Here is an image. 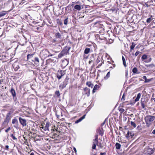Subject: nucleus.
Instances as JSON below:
<instances>
[{"label": "nucleus", "mask_w": 155, "mask_h": 155, "mask_svg": "<svg viewBox=\"0 0 155 155\" xmlns=\"http://www.w3.org/2000/svg\"><path fill=\"white\" fill-rule=\"evenodd\" d=\"M53 54H51L48 50L45 49L42 50L40 54V57L41 59H45L47 57L52 56Z\"/></svg>", "instance_id": "1"}, {"label": "nucleus", "mask_w": 155, "mask_h": 155, "mask_svg": "<svg viewBox=\"0 0 155 155\" xmlns=\"http://www.w3.org/2000/svg\"><path fill=\"white\" fill-rule=\"evenodd\" d=\"M95 138L94 139L93 141V145L92 149H95L96 145L99 147L101 148L103 147L104 146L103 145L101 142L98 144V135H96L95 136Z\"/></svg>", "instance_id": "2"}, {"label": "nucleus", "mask_w": 155, "mask_h": 155, "mask_svg": "<svg viewBox=\"0 0 155 155\" xmlns=\"http://www.w3.org/2000/svg\"><path fill=\"white\" fill-rule=\"evenodd\" d=\"M155 119V117L153 116L149 115H147L144 118L145 122L147 127H149L152 122Z\"/></svg>", "instance_id": "3"}, {"label": "nucleus", "mask_w": 155, "mask_h": 155, "mask_svg": "<svg viewBox=\"0 0 155 155\" xmlns=\"http://www.w3.org/2000/svg\"><path fill=\"white\" fill-rule=\"evenodd\" d=\"M71 48V47L70 46H66L65 47L61 53L58 55V58H60L64 55H66L68 54Z\"/></svg>", "instance_id": "4"}, {"label": "nucleus", "mask_w": 155, "mask_h": 155, "mask_svg": "<svg viewBox=\"0 0 155 155\" xmlns=\"http://www.w3.org/2000/svg\"><path fill=\"white\" fill-rule=\"evenodd\" d=\"M141 59L143 61L146 63H148L150 62L152 59L150 56L144 54L142 55L141 57Z\"/></svg>", "instance_id": "5"}, {"label": "nucleus", "mask_w": 155, "mask_h": 155, "mask_svg": "<svg viewBox=\"0 0 155 155\" xmlns=\"http://www.w3.org/2000/svg\"><path fill=\"white\" fill-rule=\"evenodd\" d=\"M69 79V78L68 77H67L63 82L62 84H61L60 85L59 88L61 89L65 88L68 83Z\"/></svg>", "instance_id": "6"}, {"label": "nucleus", "mask_w": 155, "mask_h": 155, "mask_svg": "<svg viewBox=\"0 0 155 155\" xmlns=\"http://www.w3.org/2000/svg\"><path fill=\"white\" fill-rule=\"evenodd\" d=\"M147 102L146 101V98L145 97L142 98L141 99L140 104L143 109L146 110V107L147 106Z\"/></svg>", "instance_id": "7"}, {"label": "nucleus", "mask_w": 155, "mask_h": 155, "mask_svg": "<svg viewBox=\"0 0 155 155\" xmlns=\"http://www.w3.org/2000/svg\"><path fill=\"white\" fill-rule=\"evenodd\" d=\"M65 74L64 71L61 70H59L58 71L57 74V77L58 80H60L61 78L62 77L64 76Z\"/></svg>", "instance_id": "8"}, {"label": "nucleus", "mask_w": 155, "mask_h": 155, "mask_svg": "<svg viewBox=\"0 0 155 155\" xmlns=\"http://www.w3.org/2000/svg\"><path fill=\"white\" fill-rule=\"evenodd\" d=\"M19 122L23 126H25L26 125V120L25 119H24L21 117L19 118Z\"/></svg>", "instance_id": "9"}, {"label": "nucleus", "mask_w": 155, "mask_h": 155, "mask_svg": "<svg viewBox=\"0 0 155 155\" xmlns=\"http://www.w3.org/2000/svg\"><path fill=\"white\" fill-rule=\"evenodd\" d=\"M84 93L87 96L89 97L90 94V89L87 87H85L84 89Z\"/></svg>", "instance_id": "10"}, {"label": "nucleus", "mask_w": 155, "mask_h": 155, "mask_svg": "<svg viewBox=\"0 0 155 155\" xmlns=\"http://www.w3.org/2000/svg\"><path fill=\"white\" fill-rule=\"evenodd\" d=\"M69 59H65L63 60L62 61V66L63 67H65L69 63Z\"/></svg>", "instance_id": "11"}, {"label": "nucleus", "mask_w": 155, "mask_h": 155, "mask_svg": "<svg viewBox=\"0 0 155 155\" xmlns=\"http://www.w3.org/2000/svg\"><path fill=\"white\" fill-rule=\"evenodd\" d=\"M49 126V124L48 123H46V124H45L44 125H42V127H41V128H42L44 130H48V127Z\"/></svg>", "instance_id": "12"}, {"label": "nucleus", "mask_w": 155, "mask_h": 155, "mask_svg": "<svg viewBox=\"0 0 155 155\" xmlns=\"http://www.w3.org/2000/svg\"><path fill=\"white\" fill-rule=\"evenodd\" d=\"M134 135V134L133 132L128 131L126 135V137L128 139H130L133 137Z\"/></svg>", "instance_id": "13"}, {"label": "nucleus", "mask_w": 155, "mask_h": 155, "mask_svg": "<svg viewBox=\"0 0 155 155\" xmlns=\"http://www.w3.org/2000/svg\"><path fill=\"white\" fill-rule=\"evenodd\" d=\"M34 55V54H28L27 56V60L29 61V60L32 58Z\"/></svg>", "instance_id": "14"}, {"label": "nucleus", "mask_w": 155, "mask_h": 155, "mask_svg": "<svg viewBox=\"0 0 155 155\" xmlns=\"http://www.w3.org/2000/svg\"><path fill=\"white\" fill-rule=\"evenodd\" d=\"M32 61L34 62L35 63V64H38L39 63V58L37 57H35V58L34 60H32Z\"/></svg>", "instance_id": "15"}, {"label": "nucleus", "mask_w": 155, "mask_h": 155, "mask_svg": "<svg viewBox=\"0 0 155 155\" xmlns=\"http://www.w3.org/2000/svg\"><path fill=\"white\" fill-rule=\"evenodd\" d=\"M132 71L133 73L134 74H139L140 73V72L138 71L136 67L134 68Z\"/></svg>", "instance_id": "16"}, {"label": "nucleus", "mask_w": 155, "mask_h": 155, "mask_svg": "<svg viewBox=\"0 0 155 155\" xmlns=\"http://www.w3.org/2000/svg\"><path fill=\"white\" fill-rule=\"evenodd\" d=\"M10 92L11 93L13 97H15L16 96V93L15 91L14 90L13 88H12L10 90Z\"/></svg>", "instance_id": "17"}, {"label": "nucleus", "mask_w": 155, "mask_h": 155, "mask_svg": "<svg viewBox=\"0 0 155 155\" xmlns=\"http://www.w3.org/2000/svg\"><path fill=\"white\" fill-rule=\"evenodd\" d=\"M147 153L148 154H151L153 153V150L151 148H148L147 150Z\"/></svg>", "instance_id": "18"}, {"label": "nucleus", "mask_w": 155, "mask_h": 155, "mask_svg": "<svg viewBox=\"0 0 155 155\" xmlns=\"http://www.w3.org/2000/svg\"><path fill=\"white\" fill-rule=\"evenodd\" d=\"M86 84L89 87H91V88H93L94 86V84L91 83L90 81H87L86 82Z\"/></svg>", "instance_id": "19"}, {"label": "nucleus", "mask_w": 155, "mask_h": 155, "mask_svg": "<svg viewBox=\"0 0 155 155\" xmlns=\"http://www.w3.org/2000/svg\"><path fill=\"white\" fill-rule=\"evenodd\" d=\"M55 35L57 38L58 39H60L61 38V34L59 32L55 33Z\"/></svg>", "instance_id": "20"}, {"label": "nucleus", "mask_w": 155, "mask_h": 155, "mask_svg": "<svg viewBox=\"0 0 155 155\" xmlns=\"http://www.w3.org/2000/svg\"><path fill=\"white\" fill-rule=\"evenodd\" d=\"M99 88V86L98 85L96 84L95 85L93 90V93H95L96 92V90H97Z\"/></svg>", "instance_id": "21"}, {"label": "nucleus", "mask_w": 155, "mask_h": 155, "mask_svg": "<svg viewBox=\"0 0 155 155\" xmlns=\"http://www.w3.org/2000/svg\"><path fill=\"white\" fill-rule=\"evenodd\" d=\"M97 133L99 134L101 136L103 135V132L102 129L99 128L97 130Z\"/></svg>", "instance_id": "22"}, {"label": "nucleus", "mask_w": 155, "mask_h": 155, "mask_svg": "<svg viewBox=\"0 0 155 155\" xmlns=\"http://www.w3.org/2000/svg\"><path fill=\"white\" fill-rule=\"evenodd\" d=\"M141 95V94L140 93H139L137 94V97L134 100L135 102H137L139 100L140 98Z\"/></svg>", "instance_id": "23"}, {"label": "nucleus", "mask_w": 155, "mask_h": 155, "mask_svg": "<svg viewBox=\"0 0 155 155\" xmlns=\"http://www.w3.org/2000/svg\"><path fill=\"white\" fill-rule=\"evenodd\" d=\"M74 8L78 11H80L81 9V6L79 5H76L74 7Z\"/></svg>", "instance_id": "24"}, {"label": "nucleus", "mask_w": 155, "mask_h": 155, "mask_svg": "<svg viewBox=\"0 0 155 155\" xmlns=\"http://www.w3.org/2000/svg\"><path fill=\"white\" fill-rule=\"evenodd\" d=\"M116 148V149L119 150L121 147V145L118 143H116L115 144Z\"/></svg>", "instance_id": "25"}, {"label": "nucleus", "mask_w": 155, "mask_h": 155, "mask_svg": "<svg viewBox=\"0 0 155 155\" xmlns=\"http://www.w3.org/2000/svg\"><path fill=\"white\" fill-rule=\"evenodd\" d=\"M12 66L15 71H18L19 68L18 66L16 65L15 64H14Z\"/></svg>", "instance_id": "26"}, {"label": "nucleus", "mask_w": 155, "mask_h": 155, "mask_svg": "<svg viewBox=\"0 0 155 155\" xmlns=\"http://www.w3.org/2000/svg\"><path fill=\"white\" fill-rule=\"evenodd\" d=\"M90 49L89 48H86L84 51V53L85 54H87L90 51Z\"/></svg>", "instance_id": "27"}, {"label": "nucleus", "mask_w": 155, "mask_h": 155, "mask_svg": "<svg viewBox=\"0 0 155 155\" xmlns=\"http://www.w3.org/2000/svg\"><path fill=\"white\" fill-rule=\"evenodd\" d=\"M12 123L13 124H17L18 123V121L17 119L14 118L12 121Z\"/></svg>", "instance_id": "28"}, {"label": "nucleus", "mask_w": 155, "mask_h": 155, "mask_svg": "<svg viewBox=\"0 0 155 155\" xmlns=\"http://www.w3.org/2000/svg\"><path fill=\"white\" fill-rule=\"evenodd\" d=\"M147 66L148 68H149L155 67V65L153 64L148 65H147Z\"/></svg>", "instance_id": "29"}, {"label": "nucleus", "mask_w": 155, "mask_h": 155, "mask_svg": "<svg viewBox=\"0 0 155 155\" xmlns=\"http://www.w3.org/2000/svg\"><path fill=\"white\" fill-rule=\"evenodd\" d=\"M7 13V12L5 11H2L1 12V17L4 16Z\"/></svg>", "instance_id": "30"}, {"label": "nucleus", "mask_w": 155, "mask_h": 155, "mask_svg": "<svg viewBox=\"0 0 155 155\" xmlns=\"http://www.w3.org/2000/svg\"><path fill=\"white\" fill-rule=\"evenodd\" d=\"M110 72L107 73L106 76L104 77V79H107L110 76Z\"/></svg>", "instance_id": "31"}, {"label": "nucleus", "mask_w": 155, "mask_h": 155, "mask_svg": "<svg viewBox=\"0 0 155 155\" xmlns=\"http://www.w3.org/2000/svg\"><path fill=\"white\" fill-rule=\"evenodd\" d=\"M135 46V44H134V42H133L132 45L130 47V51H131L132 50H133Z\"/></svg>", "instance_id": "32"}, {"label": "nucleus", "mask_w": 155, "mask_h": 155, "mask_svg": "<svg viewBox=\"0 0 155 155\" xmlns=\"http://www.w3.org/2000/svg\"><path fill=\"white\" fill-rule=\"evenodd\" d=\"M130 124L131 125L133 126L134 128H135L136 127V124L134 122L131 121Z\"/></svg>", "instance_id": "33"}, {"label": "nucleus", "mask_w": 155, "mask_h": 155, "mask_svg": "<svg viewBox=\"0 0 155 155\" xmlns=\"http://www.w3.org/2000/svg\"><path fill=\"white\" fill-rule=\"evenodd\" d=\"M2 44H3V46L2 45V48L5 50V51H6L7 46L6 44H5V46L3 43H2Z\"/></svg>", "instance_id": "34"}, {"label": "nucleus", "mask_w": 155, "mask_h": 155, "mask_svg": "<svg viewBox=\"0 0 155 155\" xmlns=\"http://www.w3.org/2000/svg\"><path fill=\"white\" fill-rule=\"evenodd\" d=\"M152 20V18H149L147 19V20L146 22L147 23H149Z\"/></svg>", "instance_id": "35"}, {"label": "nucleus", "mask_w": 155, "mask_h": 155, "mask_svg": "<svg viewBox=\"0 0 155 155\" xmlns=\"http://www.w3.org/2000/svg\"><path fill=\"white\" fill-rule=\"evenodd\" d=\"M68 18L67 17L64 20V25H67L68 23Z\"/></svg>", "instance_id": "36"}, {"label": "nucleus", "mask_w": 155, "mask_h": 155, "mask_svg": "<svg viewBox=\"0 0 155 155\" xmlns=\"http://www.w3.org/2000/svg\"><path fill=\"white\" fill-rule=\"evenodd\" d=\"M11 136L12 137L13 139L14 140H17V138L15 137L13 134H11Z\"/></svg>", "instance_id": "37"}, {"label": "nucleus", "mask_w": 155, "mask_h": 155, "mask_svg": "<svg viewBox=\"0 0 155 155\" xmlns=\"http://www.w3.org/2000/svg\"><path fill=\"white\" fill-rule=\"evenodd\" d=\"M55 94H56L58 97L60 96V94L59 91H56L55 92Z\"/></svg>", "instance_id": "38"}, {"label": "nucleus", "mask_w": 155, "mask_h": 155, "mask_svg": "<svg viewBox=\"0 0 155 155\" xmlns=\"http://www.w3.org/2000/svg\"><path fill=\"white\" fill-rule=\"evenodd\" d=\"M86 114L84 115L82 117L80 118L81 120L82 121L83 119H84L85 117Z\"/></svg>", "instance_id": "39"}, {"label": "nucleus", "mask_w": 155, "mask_h": 155, "mask_svg": "<svg viewBox=\"0 0 155 155\" xmlns=\"http://www.w3.org/2000/svg\"><path fill=\"white\" fill-rule=\"evenodd\" d=\"M81 121V120L79 118L78 120H76L75 121V124H77V123H78L79 122H80V121Z\"/></svg>", "instance_id": "40"}, {"label": "nucleus", "mask_w": 155, "mask_h": 155, "mask_svg": "<svg viewBox=\"0 0 155 155\" xmlns=\"http://www.w3.org/2000/svg\"><path fill=\"white\" fill-rule=\"evenodd\" d=\"M123 100V101H124L125 100V94H124V93L123 94V96H122V98H121V100Z\"/></svg>", "instance_id": "41"}, {"label": "nucleus", "mask_w": 155, "mask_h": 155, "mask_svg": "<svg viewBox=\"0 0 155 155\" xmlns=\"http://www.w3.org/2000/svg\"><path fill=\"white\" fill-rule=\"evenodd\" d=\"M150 81V80L149 79H147H147L146 80H145L144 82L145 83H148Z\"/></svg>", "instance_id": "42"}, {"label": "nucleus", "mask_w": 155, "mask_h": 155, "mask_svg": "<svg viewBox=\"0 0 155 155\" xmlns=\"http://www.w3.org/2000/svg\"><path fill=\"white\" fill-rule=\"evenodd\" d=\"M123 64L124 66V67H126V61L125 60L123 61Z\"/></svg>", "instance_id": "43"}, {"label": "nucleus", "mask_w": 155, "mask_h": 155, "mask_svg": "<svg viewBox=\"0 0 155 155\" xmlns=\"http://www.w3.org/2000/svg\"><path fill=\"white\" fill-rule=\"evenodd\" d=\"M119 110L122 113L124 111V110L123 108H121Z\"/></svg>", "instance_id": "44"}, {"label": "nucleus", "mask_w": 155, "mask_h": 155, "mask_svg": "<svg viewBox=\"0 0 155 155\" xmlns=\"http://www.w3.org/2000/svg\"><path fill=\"white\" fill-rule=\"evenodd\" d=\"M10 127H8L7 129L6 130H5V131L7 133L8 132L9 130H10Z\"/></svg>", "instance_id": "45"}, {"label": "nucleus", "mask_w": 155, "mask_h": 155, "mask_svg": "<svg viewBox=\"0 0 155 155\" xmlns=\"http://www.w3.org/2000/svg\"><path fill=\"white\" fill-rule=\"evenodd\" d=\"M139 51H137L136 52V53H135V55L136 56H137V55H138V54H139Z\"/></svg>", "instance_id": "46"}, {"label": "nucleus", "mask_w": 155, "mask_h": 155, "mask_svg": "<svg viewBox=\"0 0 155 155\" xmlns=\"http://www.w3.org/2000/svg\"><path fill=\"white\" fill-rule=\"evenodd\" d=\"M106 153L105 152L104 153H100V155H106Z\"/></svg>", "instance_id": "47"}, {"label": "nucleus", "mask_w": 155, "mask_h": 155, "mask_svg": "<svg viewBox=\"0 0 155 155\" xmlns=\"http://www.w3.org/2000/svg\"><path fill=\"white\" fill-rule=\"evenodd\" d=\"M9 146L8 145H6L5 147V149L6 150H8V149Z\"/></svg>", "instance_id": "48"}, {"label": "nucleus", "mask_w": 155, "mask_h": 155, "mask_svg": "<svg viewBox=\"0 0 155 155\" xmlns=\"http://www.w3.org/2000/svg\"><path fill=\"white\" fill-rule=\"evenodd\" d=\"M143 79L145 80H146L147 78L146 76H143Z\"/></svg>", "instance_id": "49"}, {"label": "nucleus", "mask_w": 155, "mask_h": 155, "mask_svg": "<svg viewBox=\"0 0 155 155\" xmlns=\"http://www.w3.org/2000/svg\"><path fill=\"white\" fill-rule=\"evenodd\" d=\"M122 59L123 61H124L125 60V58L123 56L122 57Z\"/></svg>", "instance_id": "50"}, {"label": "nucleus", "mask_w": 155, "mask_h": 155, "mask_svg": "<svg viewBox=\"0 0 155 155\" xmlns=\"http://www.w3.org/2000/svg\"><path fill=\"white\" fill-rule=\"evenodd\" d=\"M73 150H74V151H75V152H76L77 150H76V149L75 147H74Z\"/></svg>", "instance_id": "51"}, {"label": "nucleus", "mask_w": 155, "mask_h": 155, "mask_svg": "<svg viewBox=\"0 0 155 155\" xmlns=\"http://www.w3.org/2000/svg\"><path fill=\"white\" fill-rule=\"evenodd\" d=\"M152 133L153 134H155V129L153 130L152 132Z\"/></svg>", "instance_id": "52"}, {"label": "nucleus", "mask_w": 155, "mask_h": 155, "mask_svg": "<svg viewBox=\"0 0 155 155\" xmlns=\"http://www.w3.org/2000/svg\"><path fill=\"white\" fill-rule=\"evenodd\" d=\"M30 155H34V153L33 152L31 153Z\"/></svg>", "instance_id": "53"}, {"label": "nucleus", "mask_w": 155, "mask_h": 155, "mask_svg": "<svg viewBox=\"0 0 155 155\" xmlns=\"http://www.w3.org/2000/svg\"><path fill=\"white\" fill-rule=\"evenodd\" d=\"M84 58L87 59V57H85V55H84Z\"/></svg>", "instance_id": "54"}, {"label": "nucleus", "mask_w": 155, "mask_h": 155, "mask_svg": "<svg viewBox=\"0 0 155 155\" xmlns=\"http://www.w3.org/2000/svg\"><path fill=\"white\" fill-rule=\"evenodd\" d=\"M105 123V121L102 124V125H104Z\"/></svg>", "instance_id": "55"}, {"label": "nucleus", "mask_w": 155, "mask_h": 155, "mask_svg": "<svg viewBox=\"0 0 155 155\" xmlns=\"http://www.w3.org/2000/svg\"><path fill=\"white\" fill-rule=\"evenodd\" d=\"M97 23L98 24H99V23L95 22V23L94 24V25H96V24H97Z\"/></svg>", "instance_id": "56"}, {"label": "nucleus", "mask_w": 155, "mask_h": 155, "mask_svg": "<svg viewBox=\"0 0 155 155\" xmlns=\"http://www.w3.org/2000/svg\"><path fill=\"white\" fill-rule=\"evenodd\" d=\"M56 41V40H53V42H55Z\"/></svg>", "instance_id": "57"}, {"label": "nucleus", "mask_w": 155, "mask_h": 155, "mask_svg": "<svg viewBox=\"0 0 155 155\" xmlns=\"http://www.w3.org/2000/svg\"><path fill=\"white\" fill-rule=\"evenodd\" d=\"M101 66V64H99L98 65V67H99V66Z\"/></svg>", "instance_id": "58"}, {"label": "nucleus", "mask_w": 155, "mask_h": 155, "mask_svg": "<svg viewBox=\"0 0 155 155\" xmlns=\"http://www.w3.org/2000/svg\"><path fill=\"white\" fill-rule=\"evenodd\" d=\"M127 75V72H126V75Z\"/></svg>", "instance_id": "59"}, {"label": "nucleus", "mask_w": 155, "mask_h": 155, "mask_svg": "<svg viewBox=\"0 0 155 155\" xmlns=\"http://www.w3.org/2000/svg\"><path fill=\"white\" fill-rule=\"evenodd\" d=\"M113 66H114V67H115V64L114 65H113Z\"/></svg>", "instance_id": "60"}, {"label": "nucleus", "mask_w": 155, "mask_h": 155, "mask_svg": "<svg viewBox=\"0 0 155 155\" xmlns=\"http://www.w3.org/2000/svg\"><path fill=\"white\" fill-rule=\"evenodd\" d=\"M154 101H155V98L154 99Z\"/></svg>", "instance_id": "61"}, {"label": "nucleus", "mask_w": 155, "mask_h": 155, "mask_svg": "<svg viewBox=\"0 0 155 155\" xmlns=\"http://www.w3.org/2000/svg\"><path fill=\"white\" fill-rule=\"evenodd\" d=\"M94 155H96V154H94Z\"/></svg>", "instance_id": "62"}]
</instances>
